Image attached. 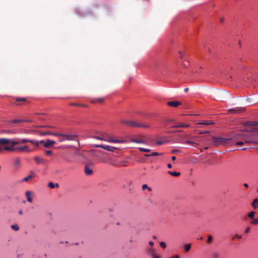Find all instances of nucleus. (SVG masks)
I'll list each match as a JSON object with an SVG mask.
<instances>
[{
	"label": "nucleus",
	"instance_id": "4c0bfd02",
	"mask_svg": "<svg viewBox=\"0 0 258 258\" xmlns=\"http://www.w3.org/2000/svg\"><path fill=\"white\" fill-rule=\"evenodd\" d=\"M148 189L149 191H151V189L150 188L148 187L147 184H143L142 185V189L145 190V189Z\"/></svg>",
	"mask_w": 258,
	"mask_h": 258
},
{
	"label": "nucleus",
	"instance_id": "c85d7f7f",
	"mask_svg": "<svg viewBox=\"0 0 258 258\" xmlns=\"http://www.w3.org/2000/svg\"><path fill=\"white\" fill-rule=\"evenodd\" d=\"M191 248V244H188L185 245L184 250L186 252L188 251Z\"/></svg>",
	"mask_w": 258,
	"mask_h": 258
},
{
	"label": "nucleus",
	"instance_id": "37998d69",
	"mask_svg": "<svg viewBox=\"0 0 258 258\" xmlns=\"http://www.w3.org/2000/svg\"><path fill=\"white\" fill-rule=\"evenodd\" d=\"M57 137L58 138L59 142H62L66 140L65 138H64V137Z\"/></svg>",
	"mask_w": 258,
	"mask_h": 258
},
{
	"label": "nucleus",
	"instance_id": "72a5a7b5",
	"mask_svg": "<svg viewBox=\"0 0 258 258\" xmlns=\"http://www.w3.org/2000/svg\"><path fill=\"white\" fill-rule=\"evenodd\" d=\"M16 100L17 102H19V101L25 102V101H26V99L25 98H16Z\"/></svg>",
	"mask_w": 258,
	"mask_h": 258
},
{
	"label": "nucleus",
	"instance_id": "8fccbe9b",
	"mask_svg": "<svg viewBox=\"0 0 258 258\" xmlns=\"http://www.w3.org/2000/svg\"><path fill=\"white\" fill-rule=\"evenodd\" d=\"M30 178H23L22 182L28 181Z\"/></svg>",
	"mask_w": 258,
	"mask_h": 258
},
{
	"label": "nucleus",
	"instance_id": "a18cd8bd",
	"mask_svg": "<svg viewBox=\"0 0 258 258\" xmlns=\"http://www.w3.org/2000/svg\"><path fill=\"white\" fill-rule=\"evenodd\" d=\"M235 237L238 238V239H240V238H241L242 236L238 235H235V236L232 238V239L234 240Z\"/></svg>",
	"mask_w": 258,
	"mask_h": 258
},
{
	"label": "nucleus",
	"instance_id": "4be33fe9",
	"mask_svg": "<svg viewBox=\"0 0 258 258\" xmlns=\"http://www.w3.org/2000/svg\"><path fill=\"white\" fill-rule=\"evenodd\" d=\"M57 134L58 133H53L50 132H41L40 133V134L41 136H45V135H53V136H56V134Z\"/></svg>",
	"mask_w": 258,
	"mask_h": 258
},
{
	"label": "nucleus",
	"instance_id": "c03bdc74",
	"mask_svg": "<svg viewBox=\"0 0 258 258\" xmlns=\"http://www.w3.org/2000/svg\"><path fill=\"white\" fill-rule=\"evenodd\" d=\"M45 153L47 155H51L52 153V151L50 150H46L45 151Z\"/></svg>",
	"mask_w": 258,
	"mask_h": 258
},
{
	"label": "nucleus",
	"instance_id": "3c124183",
	"mask_svg": "<svg viewBox=\"0 0 258 258\" xmlns=\"http://www.w3.org/2000/svg\"><path fill=\"white\" fill-rule=\"evenodd\" d=\"M149 244L151 246H153L154 245V242L152 241H149Z\"/></svg>",
	"mask_w": 258,
	"mask_h": 258
},
{
	"label": "nucleus",
	"instance_id": "20e7f679",
	"mask_svg": "<svg viewBox=\"0 0 258 258\" xmlns=\"http://www.w3.org/2000/svg\"><path fill=\"white\" fill-rule=\"evenodd\" d=\"M94 138L97 139V140H102V141H104L108 142H112V143H122L125 142V140H119L113 139V138L107 133H103L101 136H95L94 137Z\"/></svg>",
	"mask_w": 258,
	"mask_h": 258
},
{
	"label": "nucleus",
	"instance_id": "49530a36",
	"mask_svg": "<svg viewBox=\"0 0 258 258\" xmlns=\"http://www.w3.org/2000/svg\"><path fill=\"white\" fill-rule=\"evenodd\" d=\"M188 65V62L187 61H186L185 62H183V67L185 68L186 67H187V66Z\"/></svg>",
	"mask_w": 258,
	"mask_h": 258
},
{
	"label": "nucleus",
	"instance_id": "39448f33",
	"mask_svg": "<svg viewBox=\"0 0 258 258\" xmlns=\"http://www.w3.org/2000/svg\"><path fill=\"white\" fill-rule=\"evenodd\" d=\"M252 132L250 130L239 135V136L245 143H254L253 135L252 134Z\"/></svg>",
	"mask_w": 258,
	"mask_h": 258
},
{
	"label": "nucleus",
	"instance_id": "2eb2a0df",
	"mask_svg": "<svg viewBox=\"0 0 258 258\" xmlns=\"http://www.w3.org/2000/svg\"><path fill=\"white\" fill-rule=\"evenodd\" d=\"M28 150V146L25 145L23 146L19 147L16 148H14V150L16 151H26Z\"/></svg>",
	"mask_w": 258,
	"mask_h": 258
},
{
	"label": "nucleus",
	"instance_id": "473e14b6",
	"mask_svg": "<svg viewBox=\"0 0 258 258\" xmlns=\"http://www.w3.org/2000/svg\"><path fill=\"white\" fill-rule=\"evenodd\" d=\"M212 240H213V237L211 235H209L208 236V239L207 241V243H211V242L212 241Z\"/></svg>",
	"mask_w": 258,
	"mask_h": 258
},
{
	"label": "nucleus",
	"instance_id": "423d86ee",
	"mask_svg": "<svg viewBox=\"0 0 258 258\" xmlns=\"http://www.w3.org/2000/svg\"><path fill=\"white\" fill-rule=\"evenodd\" d=\"M56 137H61L65 138L67 141H76L78 145L79 146V142L78 139V136L76 134H56Z\"/></svg>",
	"mask_w": 258,
	"mask_h": 258
},
{
	"label": "nucleus",
	"instance_id": "2f4dec72",
	"mask_svg": "<svg viewBox=\"0 0 258 258\" xmlns=\"http://www.w3.org/2000/svg\"><path fill=\"white\" fill-rule=\"evenodd\" d=\"M11 228L12 229L15 231H18L19 229V226L16 224L12 225L11 226Z\"/></svg>",
	"mask_w": 258,
	"mask_h": 258
},
{
	"label": "nucleus",
	"instance_id": "58836bf2",
	"mask_svg": "<svg viewBox=\"0 0 258 258\" xmlns=\"http://www.w3.org/2000/svg\"><path fill=\"white\" fill-rule=\"evenodd\" d=\"M27 142H30V140H28L26 139H20V143H27Z\"/></svg>",
	"mask_w": 258,
	"mask_h": 258
},
{
	"label": "nucleus",
	"instance_id": "ddd939ff",
	"mask_svg": "<svg viewBox=\"0 0 258 258\" xmlns=\"http://www.w3.org/2000/svg\"><path fill=\"white\" fill-rule=\"evenodd\" d=\"M30 142L35 147H38L39 146L40 143H45L44 141L43 140H41L40 141L35 140H30Z\"/></svg>",
	"mask_w": 258,
	"mask_h": 258
},
{
	"label": "nucleus",
	"instance_id": "c756f323",
	"mask_svg": "<svg viewBox=\"0 0 258 258\" xmlns=\"http://www.w3.org/2000/svg\"><path fill=\"white\" fill-rule=\"evenodd\" d=\"M24 121H30V120H21V119H14L12 121L13 123H19L22 122Z\"/></svg>",
	"mask_w": 258,
	"mask_h": 258
},
{
	"label": "nucleus",
	"instance_id": "13d9d810",
	"mask_svg": "<svg viewBox=\"0 0 258 258\" xmlns=\"http://www.w3.org/2000/svg\"><path fill=\"white\" fill-rule=\"evenodd\" d=\"M19 214L20 215H22V214H23V211H22V210H20L19 211Z\"/></svg>",
	"mask_w": 258,
	"mask_h": 258
},
{
	"label": "nucleus",
	"instance_id": "4468645a",
	"mask_svg": "<svg viewBox=\"0 0 258 258\" xmlns=\"http://www.w3.org/2000/svg\"><path fill=\"white\" fill-rule=\"evenodd\" d=\"M85 172L87 176L91 175L93 173V170L88 166L85 167Z\"/></svg>",
	"mask_w": 258,
	"mask_h": 258
},
{
	"label": "nucleus",
	"instance_id": "f8f14e48",
	"mask_svg": "<svg viewBox=\"0 0 258 258\" xmlns=\"http://www.w3.org/2000/svg\"><path fill=\"white\" fill-rule=\"evenodd\" d=\"M168 141L165 138H162L156 141V144L157 145H161L166 143H167Z\"/></svg>",
	"mask_w": 258,
	"mask_h": 258
},
{
	"label": "nucleus",
	"instance_id": "052dcab7",
	"mask_svg": "<svg viewBox=\"0 0 258 258\" xmlns=\"http://www.w3.org/2000/svg\"><path fill=\"white\" fill-rule=\"evenodd\" d=\"M209 132L208 131H207V132H200L199 134H204V133H209Z\"/></svg>",
	"mask_w": 258,
	"mask_h": 258
},
{
	"label": "nucleus",
	"instance_id": "de8ad7c7",
	"mask_svg": "<svg viewBox=\"0 0 258 258\" xmlns=\"http://www.w3.org/2000/svg\"><path fill=\"white\" fill-rule=\"evenodd\" d=\"M178 152H179V151L178 150H172L171 151L172 153H178Z\"/></svg>",
	"mask_w": 258,
	"mask_h": 258
},
{
	"label": "nucleus",
	"instance_id": "6ab92c4d",
	"mask_svg": "<svg viewBox=\"0 0 258 258\" xmlns=\"http://www.w3.org/2000/svg\"><path fill=\"white\" fill-rule=\"evenodd\" d=\"M213 123H214V122H212V121H208V120H205V121H202V122H199L197 124H203V125H208L212 124Z\"/></svg>",
	"mask_w": 258,
	"mask_h": 258
},
{
	"label": "nucleus",
	"instance_id": "dca6fc26",
	"mask_svg": "<svg viewBox=\"0 0 258 258\" xmlns=\"http://www.w3.org/2000/svg\"><path fill=\"white\" fill-rule=\"evenodd\" d=\"M147 253L152 257L156 254V250L152 248H150L147 250Z\"/></svg>",
	"mask_w": 258,
	"mask_h": 258
},
{
	"label": "nucleus",
	"instance_id": "b1692460",
	"mask_svg": "<svg viewBox=\"0 0 258 258\" xmlns=\"http://www.w3.org/2000/svg\"><path fill=\"white\" fill-rule=\"evenodd\" d=\"M48 186L50 188H54L55 186L58 187L59 186V184L57 183L54 184L52 182H50L48 183Z\"/></svg>",
	"mask_w": 258,
	"mask_h": 258
},
{
	"label": "nucleus",
	"instance_id": "79ce46f5",
	"mask_svg": "<svg viewBox=\"0 0 258 258\" xmlns=\"http://www.w3.org/2000/svg\"><path fill=\"white\" fill-rule=\"evenodd\" d=\"M244 141H238L236 143V145H242L244 143Z\"/></svg>",
	"mask_w": 258,
	"mask_h": 258
},
{
	"label": "nucleus",
	"instance_id": "c9c22d12",
	"mask_svg": "<svg viewBox=\"0 0 258 258\" xmlns=\"http://www.w3.org/2000/svg\"><path fill=\"white\" fill-rule=\"evenodd\" d=\"M139 150H140L141 151L144 152H150V149H145V148H139Z\"/></svg>",
	"mask_w": 258,
	"mask_h": 258
},
{
	"label": "nucleus",
	"instance_id": "f3484780",
	"mask_svg": "<svg viewBox=\"0 0 258 258\" xmlns=\"http://www.w3.org/2000/svg\"><path fill=\"white\" fill-rule=\"evenodd\" d=\"M189 126V125L188 124H183V123H181V124H178V125H173L172 126V128H174V127H176V128H178V127H188Z\"/></svg>",
	"mask_w": 258,
	"mask_h": 258
},
{
	"label": "nucleus",
	"instance_id": "ea45409f",
	"mask_svg": "<svg viewBox=\"0 0 258 258\" xmlns=\"http://www.w3.org/2000/svg\"><path fill=\"white\" fill-rule=\"evenodd\" d=\"M160 246L163 248H165L166 246V243L164 242H161L160 243Z\"/></svg>",
	"mask_w": 258,
	"mask_h": 258
},
{
	"label": "nucleus",
	"instance_id": "cd10ccee",
	"mask_svg": "<svg viewBox=\"0 0 258 258\" xmlns=\"http://www.w3.org/2000/svg\"><path fill=\"white\" fill-rule=\"evenodd\" d=\"M212 255L213 258H219V254L218 252H213L212 253Z\"/></svg>",
	"mask_w": 258,
	"mask_h": 258
},
{
	"label": "nucleus",
	"instance_id": "774afa93",
	"mask_svg": "<svg viewBox=\"0 0 258 258\" xmlns=\"http://www.w3.org/2000/svg\"><path fill=\"white\" fill-rule=\"evenodd\" d=\"M154 66L156 68L157 67V63L156 62H155Z\"/></svg>",
	"mask_w": 258,
	"mask_h": 258
},
{
	"label": "nucleus",
	"instance_id": "338daca9",
	"mask_svg": "<svg viewBox=\"0 0 258 258\" xmlns=\"http://www.w3.org/2000/svg\"><path fill=\"white\" fill-rule=\"evenodd\" d=\"M244 186L246 187H248V184L247 183H244Z\"/></svg>",
	"mask_w": 258,
	"mask_h": 258
},
{
	"label": "nucleus",
	"instance_id": "9d476101",
	"mask_svg": "<svg viewBox=\"0 0 258 258\" xmlns=\"http://www.w3.org/2000/svg\"><path fill=\"white\" fill-rule=\"evenodd\" d=\"M56 142L54 141H52L50 140H47L46 142L44 144V147L45 148H49L51 146H52L53 145L55 144Z\"/></svg>",
	"mask_w": 258,
	"mask_h": 258
},
{
	"label": "nucleus",
	"instance_id": "e2e57ef3",
	"mask_svg": "<svg viewBox=\"0 0 258 258\" xmlns=\"http://www.w3.org/2000/svg\"><path fill=\"white\" fill-rule=\"evenodd\" d=\"M167 166H168V167L169 168H171V167H172V165H171V164H168L167 165Z\"/></svg>",
	"mask_w": 258,
	"mask_h": 258
},
{
	"label": "nucleus",
	"instance_id": "412c9836",
	"mask_svg": "<svg viewBox=\"0 0 258 258\" xmlns=\"http://www.w3.org/2000/svg\"><path fill=\"white\" fill-rule=\"evenodd\" d=\"M257 205H258V199H255L252 202V204H251L252 207L254 209H256L257 207Z\"/></svg>",
	"mask_w": 258,
	"mask_h": 258
},
{
	"label": "nucleus",
	"instance_id": "0eeeda50",
	"mask_svg": "<svg viewBox=\"0 0 258 258\" xmlns=\"http://www.w3.org/2000/svg\"><path fill=\"white\" fill-rule=\"evenodd\" d=\"M247 125L254 126L251 130L250 131L254 133L258 132V122L249 121L246 122Z\"/></svg>",
	"mask_w": 258,
	"mask_h": 258
},
{
	"label": "nucleus",
	"instance_id": "69168bd1",
	"mask_svg": "<svg viewBox=\"0 0 258 258\" xmlns=\"http://www.w3.org/2000/svg\"><path fill=\"white\" fill-rule=\"evenodd\" d=\"M180 53V57L181 58H183V55L182 54L181 52H179Z\"/></svg>",
	"mask_w": 258,
	"mask_h": 258
},
{
	"label": "nucleus",
	"instance_id": "bf43d9fd",
	"mask_svg": "<svg viewBox=\"0 0 258 258\" xmlns=\"http://www.w3.org/2000/svg\"><path fill=\"white\" fill-rule=\"evenodd\" d=\"M171 159H172V160H173V161L175 160H176V157H175V156H172V157H171Z\"/></svg>",
	"mask_w": 258,
	"mask_h": 258
},
{
	"label": "nucleus",
	"instance_id": "e433bc0d",
	"mask_svg": "<svg viewBox=\"0 0 258 258\" xmlns=\"http://www.w3.org/2000/svg\"><path fill=\"white\" fill-rule=\"evenodd\" d=\"M254 214H255V212H250L248 215V216L249 218H253L254 216Z\"/></svg>",
	"mask_w": 258,
	"mask_h": 258
},
{
	"label": "nucleus",
	"instance_id": "5fc2aeb1",
	"mask_svg": "<svg viewBox=\"0 0 258 258\" xmlns=\"http://www.w3.org/2000/svg\"><path fill=\"white\" fill-rule=\"evenodd\" d=\"M170 258H179V256L177 255H174L171 256Z\"/></svg>",
	"mask_w": 258,
	"mask_h": 258
},
{
	"label": "nucleus",
	"instance_id": "7c9ffc66",
	"mask_svg": "<svg viewBox=\"0 0 258 258\" xmlns=\"http://www.w3.org/2000/svg\"><path fill=\"white\" fill-rule=\"evenodd\" d=\"M20 142H17V141H13L12 140H11V142L9 143V144H11V145L9 147H13L14 148V146L16 145H17L18 144H19Z\"/></svg>",
	"mask_w": 258,
	"mask_h": 258
},
{
	"label": "nucleus",
	"instance_id": "f03ea898",
	"mask_svg": "<svg viewBox=\"0 0 258 258\" xmlns=\"http://www.w3.org/2000/svg\"><path fill=\"white\" fill-rule=\"evenodd\" d=\"M122 124L126 125L128 126L142 127V128H149L150 125L146 123H142L141 122L135 121V120H122L121 121Z\"/></svg>",
	"mask_w": 258,
	"mask_h": 258
},
{
	"label": "nucleus",
	"instance_id": "6e6552de",
	"mask_svg": "<svg viewBox=\"0 0 258 258\" xmlns=\"http://www.w3.org/2000/svg\"><path fill=\"white\" fill-rule=\"evenodd\" d=\"M94 147H96V148H103L106 150L111 151V152H113L114 151V150L117 149L115 147H111L108 145H98V144L95 145Z\"/></svg>",
	"mask_w": 258,
	"mask_h": 258
},
{
	"label": "nucleus",
	"instance_id": "f704fd0d",
	"mask_svg": "<svg viewBox=\"0 0 258 258\" xmlns=\"http://www.w3.org/2000/svg\"><path fill=\"white\" fill-rule=\"evenodd\" d=\"M158 154V152H152L151 154H145V156L146 157H150V156H155Z\"/></svg>",
	"mask_w": 258,
	"mask_h": 258
},
{
	"label": "nucleus",
	"instance_id": "4d7b16f0",
	"mask_svg": "<svg viewBox=\"0 0 258 258\" xmlns=\"http://www.w3.org/2000/svg\"><path fill=\"white\" fill-rule=\"evenodd\" d=\"M97 100L99 102H102L103 101V99L101 98H98L97 99Z\"/></svg>",
	"mask_w": 258,
	"mask_h": 258
},
{
	"label": "nucleus",
	"instance_id": "aec40b11",
	"mask_svg": "<svg viewBox=\"0 0 258 258\" xmlns=\"http://www.w3.org/2000/svg\"><path fill=\"white\" fill-rule=\"evenodd\" d=\"M26 195L28 201L30 203L32 202V199L31 198V192L29 191H27L26 192Z\"/></svg>",
	"mask_w": 258,
	"mask_h": 258
},
{
	"label": "nucleus",
	"instance_id": "bb28decb",
	"mask_svg": "<svg viewBox=\"0 0 258 258\" xmlns=\"http://www.w3.org/2000/svg\"><path fill=\"white\" fill-rule=\"evenodd\" d=\"M240 111V110L239 109H235L234 108H232V109H229V112L231 113H237L239 112Z\"/></svg>",
	"mask_w": 258,
	"mask_h": 258
},
{
	"label": "nucleus",
	"instance_id": "1a4fd4ad",
	"mask_svg": "<svg viewBox=\"0 0 258 258\" xmlns=\"http://www.w3.org/2000/svg\"><path fill=\"white\" fill-rule=\"evenodd\" d=\"M181 103L180 101H169L167 102V105L171 107H177L178 105H180Z\"/></svg>",
	"mask_w": 258,
	"mask_h": 258
},
{
	"label": "nucleus",
	"instance_id": "f257e3e1",
	"mask_svg": "<svg viewBox=\"0 0 258 258\" xmlns=\"http://www.w3.org/2000/svg\"><path fill=\"white\" fill-rule=\"evenodd\" d=\"M213 144L216 146L226 145L231 143V138L213 137Z\"/></svg>",
	"mask_w": 258,
	"mask_h": 258
},
{
	"label": "nucleus",
	"instance_id": "864d4df0",
	"mask_svg": "<svg viewBox=\"0 0 258 258\" xmlns=\"http://www.w3.org/2000/svg\"><path fill=\"white\" fill-rule=\"evenodd\" d=\"M152 258H160V257L157 255L156 254H155L153 257Z\"/></svg>",
	"mask_w": 258,
	"mask_h": 258
},
{
	"label": "nucleus",
	"instance_id": "5701e85b",
	"mask_svg": "<svg viewBox=\"0 0 258 258\" xmlns=\"http://www.w3.org/2000/svg\"><path fill=\"white\" fill-rule=\"evenodd\" d=\"M168 173H169L171 176H179L180 175V172L175 171H169Z\"/></svg>",
	"mask_w": 258,
	"mask_h": 258
},
{
	"label": "nucleus",
	"instance_id": "393cba45",
	"mask_svg": "<svg viewBox=\"0 0 258 258\" xmlns=\"http://www.w3.org/2000/svg\"><path fill=\"white\" fill-rule=\"evenodd\" d=\"M131 142L133 143H143L144 142L142 140H138L136 139H131Z\"/></svg>",
	"mask_w": 258,
	"mask_h": 258
},
{
	"label": "nucleus",
	"instance_id": "a211bd4d",
	"mask_svg": "<svg viewBox=\"0 0 258 258\" xmlns=\"http://www.w3.org/2000/svg\"><path fill=\"white\" fill-rule=\"evenodd\" d=\"M34 160L35 162L38 164H43L44 162L43 159L39 157H35Z\"/></svg>",
	"mask_w": 258,
	"mask_h": 258
},
{
	"label": "nucleus",
	"instance_id": "0e129e2a",
	"mask_svg": "<svg viewBox=\"0 0 258 258\" xmlns=\"http://www.w3.org/2000/svg\"><path fill=\"white\" fill-rule=\"evenodd\" d=\"M33 176L32 174H30L29 175H28L26 177H29V178H30V177H33Z\"/></svg>",
	"mask_w": 258,
	"mask_h": 258
},
{
	"label": "nucleus",
	"instance_id": "09e8293b",
	"mask_svg": "<svg viewBox=\"0 0 258 258\" xmlns=\"http://www.w3.org/2000/svg\"><path fill=\"white\" fill-rule=\"evenodd\" d=\"M3 132L4 133H14V132H13L11 131H9V130L4 131H3Z\"/></svg>",
	"mask_w": 258,
	"mask_h": 258
},
{
	"label": "nucleus",
	"instance_id": "a19ab883",
	"mask_svg": "<svg viewBox=\"0 0 258 258\" xmlns=\"http://www.w3.org/2000/svg\"><path fill=\"white\" fill-rule=\"evenodd\" d=\"M252 224L257 225L258 224V219H255L251 222Z\"/></svg>",
	"mask_w": 258,
	"mask_h": 258
},
{
	"label": "nucleus",
	"instance_id": "7ed1b4c3",
	"mask_svg": "<svg viewBox=\"0 0 258 258\" xmlns=\"http://www.w3.org/2000/svg\"><path fill=\"white\" fill-rule=\"evenodd\" d=\"M11 142V139L6 138L0 139V153H3L4 151H14V147L8 146Z\"/></svg>",
	"mask_w": 258,
	"mask_h": 258
},
{
	"label": "nucleus",
	"instance_id": "9b49d317",
	"mask_svg": "<svg viewBox=\"0 0 258 258\" xmlns=\"http://www.w3.org/2000/svg\"><path fill=\"white\" fill-rule=\"evenodd\" d=\"M197 138V137H193L194 140H186L184 142V143L189 144L192 146H195V145L198 144L196 142H195V140H196V139Z\"/></svg>",
	"mask_w": 258,
	"mask_h": 258
},
{
	"label": "nucleus",
	"instance_id": "6e6d98bb",
	"mask_svg": "<svg viewBox=\"0 0 258 258\" xmlns=\"http://www.w3.org/2000/svg\"><path fill=\"white\" fill-rule=\"evenodd\" d=\"M249 231V228H247L245 229V233H248Z\"/></svg>",
	"mask_w": 258,
	"mask_h": 258
},
{
	"label": "nucleus",
	"instance_id": "a878e982",
	"mask_svg": "<svg viewBox=\"0 0 258 258\" xmlns=\"http://www.w3.org/2000/svg\"><path fill=\"white\" fill-rule=\"evenodd\" d=\"M14 164L15 166L19 167L20 165V159L17 158L15 159Z\"/></svg>",
	"mask_w": 258,
	"mask_h": 258
},
{
	"label": "nucleus",
	"instance_id": "680f3d73",
	"mask_svg": "<svg viewBox=\"0 0 258 258\" xmlns=\"http://www.w3.org/2000/svg\"><path fill=\"white\" fill-rule=\"evenodd\" d=\"M188 91V88H185V89H184V91L185 92H187Z\"/></svg>",
	"mask_w": 258,
	"mask_h": 258
},
{
	"label": "nucleus",
	"instance_id": "603ef678",
	"mask_svg": "<svg viewBox=\"0 0 258 258\" xmlns=\"http://www.w3.org/2000/svg\"><path fill=\"white\" fill-rule=\"evenodd\" d=\"M70 105H75V106H82L80 104H75V103H71ZM83 106H85V105H83Z\"/></svg>",
	"mask_w": 258,
	"mask_h": 258
}]
</instances>
